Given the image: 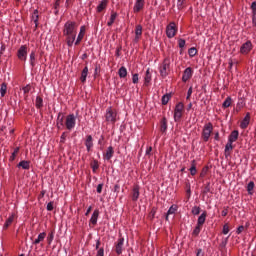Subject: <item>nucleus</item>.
I'll return each instance as SVG.
<instances>
[{"instance_id": "46", "label": "nucleus", "mask_w": 256, "mask_h": 256, "mask_svg": "<svg viewBox=\"0 0 256 256\" xmlns=\"http://www.w3.org/2000/svg\"><path fill=\"white\" fill-rule=\"evenodd\" d=\"M188 55H189L190 57H195V55H197V48H195V47L190 48V49L188 50Z\"/></svg>"}, {"instance_id": "15", "label": "nucleus", "mask_w": 256, "mask_h": 256, "mask_svg": "<svg viewBox=\"0 0 256 256\" xmlns=\"http://www.w3.org/2000/svg\"><path fill=\"white\" fill-rule=\"evenodd\" d=\"M85 31H86L85 26H81L80 32L76 38V41H74L75 45H79V43H81V41H83V37H85Z\"/></svg>"}, {"instance_id": "40", "label": "nucleus", "mask_w": 256, "mask_h": 256, "mask_svg": "<svg viewBox=\"0 0 256 256\" xmlns=\"http://www.w3.org/2000/svg\"><path fill=\"white\" fill-rule=\"evenodd\" d=\"M5 93H7V83H2L0 87L1 97H5Z\"/></svg>"}, {"instance_id": "17", "label": "nucleus", "mask_w": 256, "mask_h": 256, "mask_svg": "<svg viewBox=\"0 0 256 256\" xmlns=\"http://www.w3.org/2000/svg\"><path fill=\"white\" fill-rule=\"evenodd\" d=\"M152 81L151 68H147L146 74L144 77V85L145 87H149V83Z\"/></svg>"}, {"instance_id": "20", "label": "nucleus", "mask_w": 256, "mask_h": 256, "mask_svg": "<svg viewBox=\"0 0 256 256\" xmlns=\"http://www.w3.org/2000/svg\"><path fill=\"white\" fill-rule=\"evenodd\" d=\"M238 139H239V131L233 130L228 137V142L235 143V141H237Z\"/></svg>"}, {"instance_id": "29", "label": "nucleus", "mask_w": 256, "mask_h": 256, "mask_svg": "<svg viewBox=\"0 0 256 256\" xmlns=\"http://www.w3.org/2000/svg\"><path fill=\"white\" fill-rule=\"evenodd\" d=\"M87 75H89V68L87 66L84 67L81 73L80 81L85 83L87 81Z\"/></svg>"}, {"instance_id": "7", "label": "nucleus", "mask_w": 256, "mask_h": 256, "mask_svg": "<svg viewBox=\"0 0 256 256\" xmlns=\"http://www.w3.org/2000/svg\"><path fill=\"white\" fill-rule=\"evenodd\" d=\"M177 35V25L175 22H170L169 25L166 27V36L168 39H173Z\"/></svg>"}, {"instance_id": "59", "label": "nucleus", "mask_w": 256, "mask_h": 256, "mask_svg": "<svg viewBox=\"0 0 256 256\" xmlns=\"http://www.w3.org/2000/svg\"><path fill=\"white\" fill-rule=\"evenodd\" d=\"M47 211H53V202H49L46 206Z\"/></svg>"}, {"instance_id": "55", "label": "nucleus", "mask_w": 256, "mask_h": 256, "mask_svg": "<svg viewBox=\"0 0 256 256\" xmlns=\"http://www.w3.org/2000/svg\"><path fill=\"white\" fill-rule=\"evenodd\" d=\"M191 95H193V87L188 89L186 99H191Z\"/></svg>"}, {"instance_id": "11", "label": "nucleus", "mask_w": 256, "mask_h": 256, "mask_svg": "<svg viewBox=\"0 0 256 256\" xmlns=\"http://www.w3.org/2000/svg\"><path fill=\"white\" fill-rule=\"evenodd\" d=\"M191 77H193V69L191 67H188L184 70V73L182 76L183 83H187Z\"/></svg>"}, {"instance_id": "63", "label": "nucleus", "mask_w": 256, "mask_h": 256, "mask_svg": "<svg viewBox=\"0 0 256 256\" xmlns=\"http://www.w3.org/2000/svg\"><path fill=\"white\" fill-rule=\"evenodd\" d=\"M60 1H61V0H56V1H55L54 9H57V8L59 7Z\"/></svg>"}, {"instance_id": "3", "label": "nucleus", "mask_w": 256, "mask_h": 256, "mask_svg": "<svg viewBox=\"0 0 256 256\" xmlns=\"http://www.w3.org/2000/svg\"><path fill=\"white\" fill-rule=\"evenodd\" d=\"M105 121L110 125H115V123L119 121V114H117V110L112 107H108L105 113Z\"/></svg>"}, {"instance_id": "16", "label": "nucleus", "mask_w": 256, "mask_h": 256, "mask_svg": "<svg viewBox=\"0 0 256 256\" xmlns=\"http://www.w3.org/2000/svg\"><path fill=\"white\" fill-rule=\"evenodd\" d=\"M231 151H233V143L227 142L224 149V155L226 159H228V157H231Z\"/></svg>"}, {"instance_id": "24", "label": "nucleus", "mask_w": 256, "mask_h": 256, "mask_svg": "<svg viewBox=\"0 0 256 256\" xmlns=\"http://www.w3.org/2000/svg\"><path fill=\"white\" fill-rule=\"evenodd\" d=\"M245 105H246L245 97H239L238 102L236 104V111H241V109H243V107H245Z\"/></svg>"}, {"instance_id": "30", "label": "nucleus", "mask_w": 256, "mask_h": 256, "mask_svg": "<svg viewBox=\"0 0 256 256\" xmlns=\"http://www.w3.org/2000/svg\"><path fill=\"white\" fill-rule=\"evenodd\" d=\"M36 61H37V55L35 53V50H32L30 53V65L32 68L35 67V65H37Z\"/></svg>"}, {"instance_id": "52", "label": "nucleus", "mask_w": 256, "mask_h": 256, "mask_svg": "<svg viewBox=\"0 0 256 256\" xmlns=\"http://www.w3.org/2000/svg\"><path fill=\"white\" fill-rule=\"evenodd\" d=\"M178 46L180 49H183L185 47V39H179Z\"/></svg>"}, {"instance_id": "13", "label": "nucleus", "mask_w": 256, "mask_h": 256, "mask_svg": "<svg viewBox=\"0 0 256 256\" xmlns=\"http://www.w3.org/2000/svg\"><path fill=\"white\" fill-rule=\"evenodd\" d=\"M125 244V238L120 237L116 244V253L121 255L123 253V245Z\"/></svg>"}, {"instance_id": "61", "label": "nucleus", "mask_w": 256, "mask_h": 256, "mask_svg": "<svg viewBox=\"0 0 256 256\" xmlns=\"http://www.w3.org/2000/svg\"><path fill=\"white\" fill-rule=\"evenodd\" d=\"M119 189H121V186H119V184L114 185V193H119Z\"/></svg>"}, {"instance_id": "33", "label": "nucleus", "mask_w": 256, "mask_h": 256, "mask_svg": "<svg viewBox=\"0 0 256 256\" xmlns=\"http://www.w3.org/2000/svg\"><path fill=\"white\" fill-rule=\"evenodd\" d=\"M14 219H15V214H11L7 218L6 222L4 223L3 229H8L11 223H13Z\"/></svg>"}, {"instance_id": "41", "label": "nucleus", "mask_w": 256, "mask_h": 256, "mask_svg": "<svg viewBox=\"0 0 256 256\" xmlns=\"http://www.w3.org/2000/svg\"><path fill=\"white\" fill-rule=\"evenodd\" d=\"M37 109H41L43 107V98L41 96L36 97V103H35Z\"/></svg>"}, {"instance_id": "19", "label": "nucleus", "mask_w": 256, "mask_h": 256, "mask_svg": "<svg viewBox=\"0 0 256 256\" xmlns=\"http://www.w3.org/2000/svg\"><path fill=\"white\" fill-rule=\"evenodd\" d=\"M17 167L29 171V169H31V162L27 160H22L18 163Z\"/></svg>"}, {"instance_id": "53", "label": "nucleus", "mask_w": 256, "mask_h": 256, "mask_svg": "<svg viewBox=\"0 0 256 256\" xmlns=\"http://www.w3.org/2000/svg\"><path fill=\"white\" fill-rule=\"evenodd\" d=\"M67 139V133L63 132L60 136V143H65Z\"/></svg>"}, {"instance_id": "39", "label": "nucleus", "mask_w": 256, "mask_h": 256, "mask_svg": "<svg viewBox=\"0 0 256 256\" xmlns=\"http://www.w3.org/2000/svg\"><path fill=\"white\" fill-rule=\"evenodd\" d=\"M232 101H233V99H231V97L228 96V97L224 100V102H223V104H222V106L224 107V109H227V107H231Z\"/></svg>"}, {"instance_id": "8", "label": "nucleus", "mask_w": 256, "mask_h": 256, "mask_svg": "<svg viewBox=\"0 0 256 256\" xmlns=\"http://www.w3.org/2000/svg\"><path fill=\"white\" fill-rule=\"evenodd\" d=\"M17 57L20 61H27V45H22L18 49Z\"/></svg>"}, {"instance_id": "48", "label": "nucleus", "mask_w": 256, "mask_h": 256, "mask_svg": "<svg viewBox=\"0 0 256 256\" xmlns=\"http://www.w3.org/2000/svg\"><path fill=\"white\" fill-rule=\"evenodd\" d=\"M17 153H19V147H17V148L14 149V151H13L11 157H10V159H11L12 161H15V158L17 157Z\"/></svg>"}, {"instance_id": "50", "label": "nucleus", "mask_w": 256, "mask_h": 256, "mask_svg": "<svg viewBox=\"0 0 256 256\" xmlns=\"http://www.w3.org/2000/svg\"><path fill=\"white\" fill-rule=\"evenodd\" d=\"M22 91L24 93V95H27V93H29V91H31V86L30 85H26L22 88Z\"/></svg>"}, {"instance_id": "49", "label": "nucleus", "mask_w": 256, "mask_h": 256, "mask_svg": "<svg viewBox=\"0 0 256 256\" xmlns=\"http://www.w3.org/2000/svg\"><path fill=\"white\" fill-rule=\"evenodd\" d=\"M132 83H134V85H137V83H139V74L132 75Z\"/></svg>"}, {"instance_id": "64", "label": "nucleus", "mask_w": 256, "mask_h": 256, "mask_svg": "<svg viewBox=\"0 0 256 256\" xmlns=\"http://www.w3.org/2000/svg\"><path fill=\"white\" fill-rule=\"evenodd\" d=\"M196 256H203V250L202 249H198Z\"/></svg>"}, {"instance_id": "1", "label": "nucleus", "mask_w": 256, "mask_h": 256, "mask_svg": "<svg viewBox=\"0 0 256 256\" xmlns=\"http://www.w3.org/2000/svg\"><path fill=\"white\" fill-rule=\"evenodd\" d=\"M63 34L66 37V43L69 47H73L75 39H77V23L73 21H67L64 24Z\"/></svg>"}, {"instance_id": "27", "label": "nucleus", "mask_w": 256, "mask_h": 256, "mask_svg": "<svg viewBox=\"0 0 256 256\" xmlns=\"http://www.w3.org/2000/svg\"><path fill=\"white\" fill-rule=\"evenodd\" d=\"M85 146H86V149L89 153V151H91V148L93 147V136L88 135L86 137Z\"/></svg>"}, {"instance_id": "58", "label": "nucleus", "mask_w": 256, "mask_h": 256, "mask_svg": "<svg viewBox=\"0 0 256 256\" xmlns=\"http://www.w3.org/2000/svg\"><path fill=\"white\" fill-rule=\"evenodd\" d=\"M244 229H245L244 226H239V227L237 228V230H236L237 235H241V233H243Z\"/></svg>"}, {"instance_id": "14", "label": "nucleus", "mask_w": 256, "mask_h": 256, "mask_svg": "<svg viewBox=\"0 0 256 256\" xmlns=\"http://www.w3.org/2000/svg\"><path fill=\"white\" fill-rule=\"evenodd\" d=\"M250 121H251V114L248 112L246 113L245 117L240 123L241 129H247V127H249Z\"/></svg>"}, {"instance_id": "45", "label": "nucleus", "mask_w": 256, "mask_h": 256, "mask_svg": "<svg viewBox=\"0 0 256 256\" xmlns=\"http://www.w3.org/2000/svg\"><path fill=\"white\" fill-rule=\"evenodd\" d=\"M192 215H199L201 213V207L199 206H194L191 210Z\"/></svg>"}, {"instance_id": "28", "label": "nucleus", "mask_w": 256, "mask_h": 256, "mask_svg": "<svg viewBox=\"0 0 256 256\" xmlns=\"http://www.w3.org/2000/svg\"><path fill=\"white\" fill-rule=\"evenodd\" d=\"M206 219H207V212H203V213L198 217L197 225L201 227L202 225L205 224Z\"/></svg>"}, {"instance_id": "21", "label": "nucleus", "mask_w": 256, "mask_h": 256, "mask_svg": "<svg viewBox=\"0 0 256 256\" xmlns=\"http://www.w3.org/2000/svg\"><path fill=\"white\" fill-rule=\"evenodd\" d=\"M114 153H115V150L113 149V146H109L104 155V159H106V161L111 160L113 158Z\"/></svg>"}, {"instance_id": "23", "label": "nucleus", "mask_w": 256, "mask_h": 256, "mask_svg": "<svg viewBox=\"0 0 256 256\" xmlns=\"http://www.w3.org/2000/svg\"><path fill=\"white\" fill-rule=\"evenodd\" d=\"M31 19L35 24V27H39V10L35 9L32 13Z\"/></svg>"}, {"instance_id": "22", "label": "nucleus", "mask_w": 256, "mask_h": 256, "mask_svg": "<svg viewBox=\"0 0 256 256\" xmlns=\"http://www.w3.org/2000/svg\"><path fill=\"white\" fill-rule=\"evenodd\" d=\"M135 41L137 43V41H139V39H141V36L143 35V26L141 25H137L135 28Z\"/></svg>"}, {"instance_id": "26", "label": "nucleus", "mask_w": 256, "mask_h": 256, "mask_svg": "<svg viewBox=\"0 0 256 256\" xmlns=\"http://www.w3.org/2000/svg\"><path fill=\"white\" fill-rule=\"evenodd\" d=\"M45 237H47V233L41 232L38 234V237L33 241V245H39V243L45 241Z\"/></svg>"}, {"instance_id": "54", "label": "nucleus", "mask_w": 256, "mask_h": 256, "mask_svg": "<svg viewBox=\"0 0 256 256\" xmlns=\"http://www.w3.org/2000/svg\"><path fill=\"white\" fill-rule=\"evenodd\" d=\"M222 233L223 235H227L229 233V226L227 224L223 226Z\"/></svg>"}, {"instance_id": "31", "label": "nucleus", "mask_w": 256, "mask_h": 256, "mask_svg": "<svg viewBox=\"0 0 256 256\" xmlns=\"http://www.w3.org/2000/svg\"><path fill=\"white\" fill-rule=\"evenodd\" d=\"M98 219H99V210H94V212L90 218V222L92 223V225H97Z\"/></svg>"}, {"instance_id": "47", "label": "nucleus", "mask_w": 256, "mask_h": 256, "mask_svg": "<svg viewBox=\"0 0 256 256\" xmlns=\"http://www.w3.org/2000/svg\"><path fill=\"white\" fill-rule=\"evenodd\" d=\"M53 239H55V233L54 232H50L48 234V245H51V243H53Z\"/></svg>"}, {"instance_id": "62", "label": "nucleus", "mask_w": 256, "mask_h": 256, "mask_svg": "<svg viewBox=\"0 0 256 256\" xmlns=\"http://www.w3.org/2000/svg\"><path fill=\"white\" fill-rule=\"evenodd\" d=\"M151 151H153V147L150 146L146 149V155H151Z\"/></svg>"}, {"instance_id": "9", "label": "nucleus", "mask_w": 256, "mask_h": 256, "mask_svg": "<svg viewBox=\"0 0 256 256\" xmlns=\"http://www.w3.org/2000/svg\"><path fill=\"white\" fill-rule=\"evenodd\" d=\"M250 10H251L252 27L256 29V1L251 3Z\"/></svg>"}, {"instance_id": "5", "label": "nucleus", "mask_w": 256, "mask_h": 256, "mask_svg": "<svg viewBox=\"0 0 256 256\" xmlns=\"http://www.w3.org/2000/svg\"><path fill=\"white\" fill-rule=\"evenodd\" d=\"M75 125H77V117H75V114L67 115L65 120L66 129H68V131H73Z\"/></svg>"}, {"instance_id": "25", "label": "nucleus", "mask_w": 256, "mask_h": 256, "mask_svg": "<svg viewBox=\"0 0 256 256\" xmlns=\"http://www.w3.org/2000/svg\"><path fill=\"white\" fill-rule=\"evenodd\" d=\"M177 209H179V207L176 204L170 206L166 214V221H169V215H175V213H177Z\"/></svg>"}, {"instance_id": "4", "label": "nucleus", "mask_w": 256, "mask_h": 256, "mask_svg": "<svg viewBox=\"0 0 256 256\" xmlns=\"http://www.w3.org/2000/svg\"><path fill=\"white\" fill-rule=\"evenodd\" d=\"M211 133H213V123L208 122L204 124L201 134L202 141H204V143H207V141L211 139Z\"/></svg>"}, {"instance_id": "44", "label": "nucleus", "mask_w": 256, "mask_h": 256, "mask_svg": "<svg viewBox=\"0 0 256 256\" xmlns=\"http://www.w3.org/2000/svg\"><path fill=\"white\" fill-rule=\"evenodd\" d=\"M199 233H201V226L197 224L192 232V235H194V237H197L199 236Z\"/></svg>"}, {"instance_id": "34", "label": "nucleus", "mask_w": 256, "mask_h": 256, "mask_svg": "<svg viewBox=\"0 0 256 256\" xmlns=\"http://www.w3.org/2000/svg\"><path fill=\"white\" fill-rule=\"evenodd\" d=\"M118 75L120 79H125V77H127V68H125V66L120 67L118 70Z\"/></svg>"}, {"instance_id": "57", "label": "nucleus", "mask_w": 256, "mask_h": 256, "mask_svg": "<svg viewBox=\"0 0 256 256\" xmlns=\"http://www.w3.org/2000/svg\"><path fill=\"white\" fill-rule=\"evenodd\" d=\"M96 191H97V193L103 192V183L97 185Z\"/></svg>"}, {"instance_id": "38", "label": "nucleus", "mask_w": 256, "mask_h": 256, "mask_svg": "<svg viewBox=\"0 0 256 256\" xmlns=\"http://www.w3.org/2000/svg\"><path fill=\"white\" fill-rule=\"evenodd\" d=\"M115 19H117V12L111 14L109 21L107 22L108 27H111L113 23H115Z\"/></svg>"}, {"instance_id": "32", "label": "nucleus", "mask_w": 256, "mask_h": 256, "mask_svg": "<svg viewBox=\"0 0 256 256\" xmlns=\"http://www.w3.org/2000/svg\"><path fill=\"white\" fill-rule=\"evenodd\" d=\"M190 175L195 176L197 175V163L195 160H192L191 167L189 168Z\"/></svg>"}, {"instance_id": "6", "label": "nucleus", "mask_w": 256, "mask_h": 256, "mask_svg": "<svg viewBox=\"0 0 256 256\" xmlns=\"http://www.w3.org/2000/svg\"><path fill=\"white\" fill-rule=\"evenodd\" d=\"M183 109H185V106L182 102L176 104L174 109V121L176 123L181 121V117H183Z\"/></svg>"}, {"instance_id": "60", "label": "nucleus", "mask_w": 256, "mask_h": 256, "mask_svg": "<svg viewBox=\"0 0 256 256\" xmlns=\"http://www.w3.org/2000/svg\"><path fill=\"white\" fill-rule=\"evenodd\" d=\"M97 169H99V164H97V162H95L94 165L92 166L93 173H95L97 171Z\"/></svg>"}, {"instance_id": "36", "label": "nucleus", "mask_w": 256, "mask_h": 256, "mask_svg": "<svg viewBox=\"0 0 256 256\" xmlns=\"http://www.w3.org/2000/svg\"><path fill=\"white\" fill-rule=\"evenodd\" d=\"M56 125L58 129H63V127H65V124L63 123V116H61V114L58 115Z\"/></svg>"}, {"instance_id": "56", "label": "nucleus", "mask_w": 256, "mask_h": 256, "mask_svg": "<svg viewBox=\"0 0 256 256\" xmlns=\"http://www.w3.org/2000/svg\"><path fill=\"white\" fill-rule=\"evenodd\" d=\"M184 3H185V0H177V8L182 9Z\"/></svg>"}, {"instance_id": "18", "label": "nucleus", "mask_w": 256, "mask_h": 256, "mask_svg": "<svg viewBox=\"0 0 256 256\" xmlns=\"http://www.w3.org/2000/svg\"><path fill=\"white\" fill-rule=\"evenodd\" d=\"M140 188L139 185H135L132 189V201H139V195H140Z\"/></svg>"}, {"instance_id": "12", "label": "nucleus", "mask_w": 256, "mask_h": 256, "mask_svg": "<svg viewBox=\"0 0 256 256\" xmlns=\"http://www.w3.org/2000/svg\"><path fill=\"white\" fill-rule=\"evenodd\" d=\"M143 7H145V0H136L133 7L134 13H139Z\"/></svg>"}, {"instance_id": "35", "label": "nucleus", "mask_w": 256, "mask_h": 256, "mask_svg": "<svg viewBox=\"0 0 256 256\" xmlns=\"http://www.w3.org/2000/svg\"><path fill=\"white\" fill-rule=\"evenodd\" d=\"M107 7V0H102L99 5L97 6L98 13H101Z\"/></svg>"}, {"instance_id": "42", "label": "nucleus", "mask_w": 256, "mask_h": 256, "mask_svg": "<svg viewBox=\"0 0 256 256\" xmlns=\"http://www.w3.org/2000/svg\"><path fill=\"white\" fill-rule=\"evenodd\" d=\"M171 99V95L170 94H165L162 96V105H167V103H169Z\"/></svg>"}, {"instance_id": "37", "label": "nucleus", "mask_w": 256, "mask_h": 256, "mask_svg": "<svg viewBox=\"0 0 256 256\" xmlns=\"http://www.w3.org/2000/svg\"><path fill=\"white\" fill-rule=\"evenodd\" d=\"M253 189H255V182L250 181V182L247 184V192H248V195H253Z\"/></svg>"}, {"instance_id": "43", "label": "nucleus", "mask_w": 256, "mask_h": 256, "mask_svg": "<svg viewBox=\"0 0 256 256\" xmlns=\"http://www.w3.org/2000/svg\"><path fill=\"white\" fill-rule=\"evenodd\" d=\"M161 131L162 133H165L167 131V119L163 118L161 121Z\"/></svg>"}, {"instance_id": "51", "label": "nucleus", "mask_w": 256, "mask_h": 256, "mask_svg": "<svg viewBox=\"0 0 256 256\" xmlns=\"http://www.w3.org/2000/svg\"><path fill=\"white\" fill-rule=\"evenodd\" d=\"M96 256H105V249L104 248H99Z\"/></svg>"}, {"instance_id": "2", "label": "nucleus", "mask_w": 256, "mask_h": 256, "mask_svg": "<svg viewBox=\"0 0 256 256\" xmlns=\"http://www.w3.org/2000/svg\"><path fill=\"white\" fill-rule=\"evenodd\" d=\"M173 59H171V56H166L161 64L159 66V73L161 77H167L169 75V71L171 70V62Z\"/></svg>"}, {"instance_id": "10", "label": "nucleus", "mask_w": 256, "mask_h": 256, "mask_svg": "<svg viewBox=\"0 0 256 256\" xmlns=\"http://www.w3.org/2000/svg\"><path fill=\"white\" fill-rule=\"evenodd\" d=\"M251 49H253V44L251 43V41H247L244 44H242L240 48V53H242V55H247V53H249Z\"/></svg>"}]
</instances>
